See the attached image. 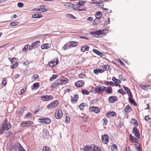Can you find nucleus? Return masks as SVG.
I'll return each instance as SVG.
<instances>
[{"label":"nucleus","instance_id":"obj_1","mask_svg":"<svg viewBox=\"0 0 151 151\" xmlns=\"http://www.w3.org/2000/svg\"><path fill=\"white\" fill-rule=\"evenodd\" d=\"M81 151H101V147L96 146L87 145L81 149Z\"/></svg>","mask_w":151,"mask_h":151},{"label":"nucleus","instance_id":"obj_2","mask_svg":"<svg viewBox=\"0 0 151 151\" xmlns=\"http://www.w3.org/2000/svg\"><path fill=\"white\" fill-rule=\"evenodd\" d=\"M11 151H26L20 144L13 146Z\"/></svg>","mask_w":151,"mask_h":151},{"label":"nucleus","instance_id":"obj_3","mask_svg":"<svg viewBox=\"0 0 151 151\" xmlns=\"http://www.w3.org/2000/svg\"><path fill=\"white\" fill-rule=\"evenodd\" d=\"M59 104L58 101L55 100L52 101L47 106V108L49 109H52L57 106Z\"/></svg>","mask_w":151,"mask_h":151},{"label":"nucleus","instance_id":"obj_4","mask_svg":"<svg viewBox=\"0 0 151 151\" xmlns=\"http://www.w3.org/2000/svg\"><path fill=\"white\" fill-rule=\"evenodd\" d=\"M2 126L4 129L8 131L10 129L11 127V124L9 122H8L7 119L5 118L4 121L3 122Z\"/></svg>","mask_w":151,"mask_h":151},{"label":"nucleus","instance_id":"obj_5","mask_svg":"<svg viewBox=\"0 0 151 151\" xmlns=\"http://www.w3.org/2000/svg\"><path fill=\"white\" fill-rule=\"evenodd\" d=\"M40 121V123L43 124H47L51 122L50 119L48 117L41 118L39 119Z\"/></svg>","mask_w":151,"mask_h":151},{"label":"nucleus","instance_id":"obj_6","mask_svg":"<svg viewBox=\"0 0 151 151\" xmlns=\"http://www.w3.org/2000/svg\"><path fill=\"white\" fill-rule=\"evenodd\" d=\"M33 124L32 121H22L20 124L21 127H29Z\"/></svg>","mask_w":151,"mask_h":151},{"label":"nucleus","instance_id":"obj_7","mask_svg":"<svg viewBox=\"0 0 151 151\" xmlns=\"http://www.w3.org/2000/svg\"><path fill=\"white\" fill-rule=\"evenodd\" d=\"M63 112L61 109H59L57 110L55 113V116L57 119L60 118L63 116Z\"/></svg>","mask_w":151,"mask_h":151},{"label":"nucleus","instance_id":"obj_8","mask_svg":"<svg viewBox=\"0 0 151 151\" xmlns=\"http://www.w3.org/2000/svg\"><path fill=\"white\" fill-rule=\"evenodd\" d=\"M101 140L104 144H107L109 142L108 136L106 134H104L102 136Z\"/></svg>","mask_w":151,"mask_h":151},{"label":"nucleus","instance_id":"obj_9","mask_svg":"<svg viewBox=\"0 0 151 151\" xmlns=\"http://www.w3.org/2000/svg\"><path fill=\"white\" fill-rule=\"evenodd\" d=\"M40 43V41H35L29 47V50H30L33 48H35L37 46L39 45Z\"/></svg>","mask_w":151,"mask_h":151},{"label":"nucleus","instance_id":"obj_10","mask_svg":"<svg viewBox=\"0 0 151 151\" xmlns=\"http://www.w3.org/2000/svg\"><path fill=\"white\" fill-rule=\"evenodd\" d=\"M58 81L59 85H63L68 83V80L67 78H63L59 79Z\"/></svg>","mask_w":151,"mask_h":151},{"label":"nucleus","instance_id":"obj_11","mask_svg":"<svg viewBox=\"0 0 151 151\" xmlns=\"http://www.w3.org/2000/svg\"><path fill=\"white\" fill-rule=\"evenodd\" d=\"M105 87L104 86H96L95 88V91L97 92L101 93V91L103 92L105 90Z\"/></svg>","mask_w":151,"mask_h":151},{"label":"nucleus","instance_id":"obj_12","mask_svg":"<svg viewBox=\"0 0 151 151\" xmlns=\"http://www.w3.org/2000/svg\"><path fill=\"white\" fill-rule=\"evenodd\" d=\"M110 103H113L118 100V98L116 96H110L108 99Z\"/></svg>","mask_w":151,"mask_h":151},{"label":"nucleus","instance_id":"obj_13","mask_svg":"<svg viewBox=\"0 0 151 151\" xmlns=\"http://www.w3.org/2000/svg\"><path fill=\"white\" fill-rule=\"evenodd\" d=\"M53 98L51 95L42 96H41V99L42 100L44 101H48L52 99Z\"/></svg>","mask_w":151,"mask_h":151},{"label":"nucleus","instance_id":"obj_14","mask_svg":"<svg viewBox=\"0 0 151 151\" xmlns=\"http://www.w3.org/2000/svg\"><path fill=\"white\" fill-rule=\"evenodd\" d=\"M78 42L76 41H72L67 43V45L69 48L71 47H74L77 46Z\"/></svg>","mask_w":151,"mask_h":151},{"label":"nucleus","instance_id":"obj_15","mask_svg":"<svg viewBox=\"0 0 151 151\" xmlns=\"http://www.w3.org/2000/svg\"><path fill=\"white\" fill-rule=\"evenodd\" d=\"M133 133L137 138H139V132L136 128H133Z\"/></svg>","mask_w":151,"mask_h":151},{"label":"nucleus","instance_id":"obj_16","mask_svg":"<svg viewBox=\"0 0 151 151\" xmlns=\"http://www.w3.org/2000/svg\"><path fill=\"white\" fill-rule=\"evenodd\" d=\"M90 110L93 111H94L96 113H99L100 111V109L97 107L93 106L92 107H90L89 108Z\"/></svg>","mask_w":151,"mask_h":151},{"label":"nucleus","instance_id":"obj_17","mask_svg":"<svg viewBox=\"0 0 151 151\" xmlns=\"http://www.w3.org/2000/svg\"><path fill=\"white\" fill-rule=\"evenodd\" d=\"M84 84V82L83 81H79L75 83L76 86L78 87H82Z\"/></svg>","mask_w":151,"mask_h":151},{"label":"nucleus","instance_id":"obj_18","mask_svg":"<svg viewBox=\"0 0 151 151\" xmlns=\"http://www.w3.org/2000/svg\"><path fill=\"white\" fill-rule=\"evenodd\" d=\"M78 95H74L73 97H71V101L72 103L76 102L78 99Z\"/></svg>","mask_w":151,"mask_h":151},{"label":"nucleus","instance_id":"obj_19","mask_svg":"<svg viewBox=\"0 0 151 151\" xmlns=\"http://www.w3.org/2000/svg\"><path fill=\"white\" fill-rule=\"evenodd\" d=\"M132 108L128 105L124 109V111L126 113H129L131 112Z\"/></svg>","mask_w":151,"mask_h":151},{"label":"nucleus","instance_id":"obj_20","mask_svg":"<svg viewBox=\"0 0 151 151\" xmlns=\"http://www.w3.org/2000/svg\"><path fill=\"white\" fill-rule=\"evenodd\" d=\"M51 47V45L49 44H44L41 46L42 49H47L50 48Z\"/></svg>","mask_w":151,"mask_h":151},{"label":"nucleus","instance_id":"obj_21","mask_svg":"<svg viewBox=\"0 0 151 151\" xmlns=\"http://www.w3.org/2000/svg\"><path fill=\"white\" fill-rule=\"evenodd\" d=\"M39 83H35L32 86L31 88L33 90L37 89L39 88Z\"/></svg>","mask_w":151,"mask_h":151},{"label":"nucleus","instance_id":"obj_22","mask_svg":"<svg viewBox=\"0 0 151 151\" xmlns=\"http://www.w3.org/2000/svg\"><path fill=\"white\" fill-rule=\"evenodd\" d=\"M93 51L94 53H96L97 55H99L101 57H102L104 55L103 54L100 52L98 50H96V49H93Z\"/></svg>","mask_w":151,"mask_h":151},{"label":"nucleus","instance_id":"obj_23","mask_svg":"<svg viewBox=\"0 0 151 151\" xmlns=\"http://www.w3.org/2000/svg\"><path fill=\"white\" fill-rule=\"evenodd\" d=\"M104 71V70L101 69L97 68L94 69L93 70L94 73L96 74H97L99 73H102Z\"/></svg>","mask_w":151,"mask_h":151},{"label":"nucleus","instance_id":"obj_24","mask_svg":"<svg viewBox=\"0 0 151 151\" xmlns=\"http://www.w3.org/2000/svg\"><path fill=\"white\" fill-rule=\"evenodd\" d=\"M65 6L68 7L70 8H73L74 9L75 8V6L73 4L71 3H66L64 4Z\"/></svg>","mask_w":151,"mask_h":151},{"label":"nucleus","instance_id":"obj_25","mask_svg":"<svg viewBox=\"0 0 151 151\" xmlns=\"http://www.w3.org/2000/svg\"><path fill=\"white\" fill-rule=\"evenodd\" d=\"M129 138L131 139V141L132 142L136 143L138 141V140L134 137L131 136V134L129 136Z\"/></svg>","mask_w":151,"mask_h":151},{"label":"nucleus","instance_id":"obj_26","mask_svg":"<svg viewBox=\"0 0 151 151\" xmlns=\"http://www.w3.org/2000/svg\"><path fill=\"white\" fill-rule=\"evenodd\" d=\"M9 60L11 62L12 64H15L16 63H17V60L15 58H9Z\"/></svg>","mask_w":151,"mask_h":151},{"label":"nucleus","instance_id":"obj_27","mask_svg":"<svg viewBox=\"0 0 151 151\" xmlns=\"http://www.w3.org/2000/svg\"><path fill=\"white\" fill-rule=\"evenodd\" d=\"M100 23V21L99 19L96 18L94 20L93 22V25H95L98 24Z\"/></svg>","mask_w":151,"mask_h":151},{"label":"nucleus","instance_id":"obj_28","mask_svg":"<svg viewBox=\"0 0 151 151\" xmlns=\"http://www.w3.org/2000/svg\"><path fill=\"white\" fill-rule=\"evenodd\" d=\"M106 92L108 93H111L112 92V88L111 87L106 88Z\"/></svg>","mask_w":151,"mask_h":151},{"label":"nucleus","instance_id":"obj_29","mask_svg":"<svg viewBox=\"0 0 151 151\" xmlns=\"http://www.w3.org/2000/svg\"><path fill=\"white\" fill-rule=\"evenodd\" d=\"M117 148V147L115 144H113L111 146V149L112 151H116Z\"/></svg>","mask_w":151,"mask_h":151},{"label":"nucleus","instance_id":"obj_30","mask_svg":"<svg viewBox=\"0 0 151 151\" xmlns=\"http://www.w3.org/2000/svg\"><path fill=\"white\" fill-rule=\"evenodd\" d=\"M102 16V14L101 12H97L95 15L96 18L98 19H99Z\"/></svg>","mask_w":151,"mask_h":151},{"label":"nucleus","instance_id":"obj_31","mask_svg":"<svg viewBox=\"0 0 151 151\" xmlns=\"http://www.w3.org/2000/svg\"><path fill=\"white\" fill-rule=\"evenodd\" d=\"M42 15L41 14H34L32 15V18H39L42 17Z\"/></svg>","mask_w":151,"mask_h":151},{"label":"nucleus","instance_id":"obj_32","mask_svg":"<svg viewBox=\"0 0 151 151\" xmlns=\"http://www.w3.org/2000/svg\"><path fill=\"white\" fill-rule=\"evenodd\" d=\"M107 115L108 116L110 115L111 116H116V112L114 111H112L111 112L109 111L107 113Z\"/></svg>","mask_w":151,"mask_h":151},{"label":"nucleus","instance_id":"obj_33","mask_svg":"<svg viewBox=\"0 0 151 151\" xmlns=\"http://www.w3.org/2000/svg\"><path fill=\"white\" fill-rule=\"evenodd\" d=\"M7 83V80L5 78L3 79V81L2 82V87H4L5 86Z\"/></svg>","mask_w":151,"mask_h":151},{"label":"nucleus","instance_id":"obj_34","mask_svg":"<svg viewBox=\"0 0 151 151\" xmlns=\"http://www.w3.org/2000/svg\"><path fill=\"white\" fill-rule=\"evenodd\" d=\"M30 46L29 45H26L24 46V47L22 49V52L26 51L28 49Z\"/></svg>","mask_w":151,"mask_h":151},{"label":"nucleus","instance_id":"obj_35","mask_svg":"<svg viewBox=\"0 0 151 151\" xmlns=\"http://www.w3.org/2000/svg\"><path fill=\"white\" fill-rule=\"evenodd\" d=\"M112 80L115 82L117 83H121V81L119 80L116 79L115 77H113Z\"/></svg>","mask_w":151,"mask_h":151},{"label":"nucleus","instance_id":"obj_36","mask_svg":"<svg viewBox=\"0 0 151 151\" xmlns=\"http://www.w3.org/2000/svg\"><path fill=\"white\" fill-rule=\"evenodd\" d=\"M102 68L106 70H108L110 67L108 65H104L102 66Z\"/></svg>","mask_w":151,"mask_h":151},{"label":"nucleus","instance_id":"obj_37","mask_svg":"<svg viewBox=\"0 0 151 151\" xmlns=\"http://www.w3.org/2000/svg\"><path fill=\"white\" fill-rule=\"evenodd\" d=\"M140 87L143 89H144L145 90L146 89H147L148 87H149L150 86H145L142 84H140Z\"/></svg>","mask_w":151,"mask_h":151},{"label":"nucleus","instance_id":"obj_38","mask_svg":"<svg viewBox=\"0 0 151 151\" xmlns=\"http://www.w3.org/2000/svg\"><path fill=\"white\" fill-rule=\"evenodd\" d=\"M55 60L51 61L50 63H49V64L50 66L52 67L54 66L55 65Z\"/></svg>","mask_w":151,"mask_h":151},{"label":"nucleus","instance_id":"obj_39","mask_svg":"<svg viewBox=\"0 0 151 151\" xmlns=\"http://www.w3.org/2000/svg\"><path fill=\"white\" fill-rule=\"evenodd\" d=\"M129 100L131 103L135 106L137 105V104L135 102L134 100L131 98L129 97Z\"/></svg>","mask_w":151,"mask_h":151},{"label":"nucleus","instance_id":"obj_40","mask_svg":"<svg viewBox=\"0 0 151 151\" xmlns=\"http://www.w3.org/2000/svg\"><path fill=\"white\" fill-rule=\"evenodd\" d=\"M59 85V84L58 82H55L51 86V88L52 89L54 88L56 86H57Z\"/></svg>","mask_w":151,"mask_h":151},{"label":"nucleus","instance_id":"obj_41","mask_svg":"<svg viewBox=\"0 0 151 151\" xmlns=\"http://www.w3.org/2000/svg\"><path fill=\"white\" fill-rule=\"evenodd\" d=\"M57 77L58 76L57 75H53L50 79V81H53L54 79H56Z\"/></svg>","mask_w":151,"mask_h":151},{"label":"nucleus","instance_id":"obj_42","mask_svg":"<svg viewBox=\"0 0 151 151\" xmlns=\"http://www.w3.org/2000/svg\"><path fill=\"white\" fill-rule=\"evenodd\" d=\"M5 130L2 126L0 127V134H2L5 132Z\"/></svg>","mask_w":151,"mask_h":151},{"label":"nucleus","instance_id":"obj_43","mask_svg":"<svg viewBox=\"0 0 151 151\" xmlns=\"http://www.w3.org/2000/svg\"><path fill=\"white\" fill-rule=\"evenodd\" d=\"M42 151H51L50 148L48 147H46L43 148Z\"/></svg>","mask_w":151,"mask_h":151},{"label":"nucleus","instance_id":"obj_44","mask_svg":"<svg viewBox=\"0 0 151 151\" xmlns=\"http://www.w3.org/2000/svg\"><path fill=\"white\" fill-rule=\"evenodd\" d=\"M67 17L70 19H73L75 18V17L70 14H68L67 15Z\"/></svg>","mask_w":151,"mask_h":151},{"label":"nucleus","instance_id":"obj_45","mask_svg":"<svg viewBox=\"0 0 151 151\" xmlns=\"http://www.w3.org/2000/svg\"><path fill=\"white\" fill-rule=\"evenodd\" d=\"M90 34L92 35H99V33L98 31L96 32H90Z\"/></svg>","mask_w":151,"mask_h":151},{"label":"nucleus","instance_id":"obj_46","mask_svg":"<svg viewBox=\"0 0 151 151\" xmlns=\"http://www.w3.org/2000/svg\"><path fill=\"white\" fill-rule=\"evenodd\" d=\"M123 87L125 90V91L127 92V93L128 94H129V93H130V91L127 87L124 86H123Z\"/></svg>","mask_w":151,"mask_h":151},{"label":"nucleus","instance_id":"obj_47","mask_svg":"<svg viewBox=\"0 0 151 151\" xmlns=\"http://www.w3.org/2000/svg\"><path fill=\"white\" fill-rule=\"evenodd\" d=\"M95 3L96 4V5L99 6H102L104 5V3L102 2L96 1Z\"/></svg>","mask_w":151,"mask_h":151},{"label":"nucleus","instance_id":"obj_48","mask_svg":"<svg viewBox=\"0 0 151 151\" xmlns=\"http://www.w3.org/2000/svg\"><path fill=\"white\" fill-rule=\"evenodd\" d=\"M69 48L67 45V43H66L62 48V49L64 50H65Z\"/></svg>","mask_w":151,"mask_h":151},{"label":"nucleus","instance_id":"obj_49","mask_svg":"<svg viewBox=\"0 0 151 151\" xmlns=\"http://www.w3.org/2000/svg\"><path fill=\"white\" fill-rule=\"evenodd\" d=\"M117 92L120 93H121L123 95L124 94L126 93L122 89H119L118 91Z\"/></svg>","mask_w":151,"mask_h":151},{"label":"nucleus","instance_id":"obj_50","mask_svg":"<svg viewBox=\"0 0 151 151\" xmlns=\"http://www.w3.org/2000/svg\"><path fill=\"white\" fill-rule=\"evenodd\" d=\"M85 106L83 105V104H81L79 106V108L81 110H83L84 109Z\"/></svg>","mask_w":151,"mask_h":151},{"label":"nucleus","instance_id":"obj_51","mask_svg":"<svg viewBox=\"0 0 151 151\" xmlns=\"http://www.w3.org/2000/svg\"><path fill=\"white\" fill-rule=\"evenodd\" d=\"M70 121V118L68 116H67L66 117L65 122L66 123H69Z\"/></svg>","mask_w":151,"mask_h":151},{"label":"nucleus","instance_id":"obj_52","mask_svg":"<svg viewBox=\"0 0 151 151\" xmlns=\"http://www.w3.org/2000/svg\"><path fill=\"white\" fill-rule=\"evenodd\" d=\"M74 9L75 10H76V11H86V9H77V8H75V7L74 8Z\"/></svg>","mask_w":151,"mask_h":151},{"label":"nucleus","instance_id":"obj_53","mask_svg":"<svg viewBox=\"0 0 151 151\" xmlns=\"http://www.w3.org/2000/svg\"><path fill=\"white\" fill-rule=\"evenodd\" d=\"M82 93L84 94H89V92L86 90H83L82 91Z\"/></svg>","mask_w":151,"mask_h":151},{"label":"nucleus","instance_id":"obj_54","mask_svg":"<svg viewBox=\"0 0 151 151\" xmlns=\"http://www.w3.org/2000/svg\"><path fill=\"white\" fill-rule=\"evenodd\" d=\"M85 2L86 1H79L78 3L82 6L84 5Z\"/></svg>","mask_w":151,"mask_h":151},{"label":"nucleus","instance_id":"obj_55","mask_svg":"<svg viewBox=\"0 0 151 151\" xmlns=\"http://www.w3.org/2000/svg\"><path fill=\"white\" fill-rule=\"evenodd\" d=\"M140 145L138 144L137 146V150H138V151H142L141 150V148L140 147Z\"/></svg>","mask_w":151,"mask_h":151},{"label":"nucleus","instance_id":"obj_56","mask_svg":"<svg viewBox=\"0 0 151 151\" xmlns=\"http://www.w3.org/2000/svg\"><path fill=\"white\" fill-rule=\"evenodd\" d=\"M85 76V75L83 73H80L78 75L79 77L81 78H83Z\"/></svg>","mask_w":151,"mask_h":151},{"label":"nucleus","instance_id":"obj_57","mask_svg":"<svg viewBox=\"0 0 151 151\" xmlns=\"http://www.w3.org/2000/svg\"><path fill=\"white\" fill-rule=\"evenodd\" d=\"M26 91V88H24L22 89H21L20 91V95L23 94Z\"/></svg>","mask_w":151,"mask_h":151},{"label":"nucleus","instance_id":"obj_58","mask_svg":"<svg viewBox=\"0 0 151 151\" xmlns=\"http://www.w3.org/2000/svg\"><path fill=\"white\" fill-rule=\"evenodd\" d=\"M18 65V63H16L15 64H12V66H11V69H12L15 68Z\"/></svg>","mask_w":151,"mask_h":151},{"label":"nucleus","instance_id":"obj_59","mask_svg":"<svg viewBox=\"0 0 151 151\" xmlns=\"http://www.w3.org/2000/svg\"><path fill=\"white\" fill-rule=\"evenodd\" d=\"M17 22H12L10 23V25L12 26H14L17 25Z\"/></svg>","mask_w":151,"mask_h":151},{"label":"nucleus","instance_id":"obj_60","mask_svg":"<svg viewBox=\"0 0 151 151\" xmlns=\"http://www.w3.org/2000/svg\"><path fill=\"white\" fill-rule=\"evenodd\" d=\"M24 5V4L21 2H19L18 3L17 6L19 7H22Z\"/></svg>","mask_w":151,"mask_h":151},{"label":"nucleus","instance_id":"obj_61","mask_svg":"<svg viewBox=\"0 0 151 151\" xmlns=\"http://www.w3.org/2000/svg\"><path fill=\"white\" fill-rule=\"evenodd\" d=\"M99 35L100 34H104V30H101L98 31Z\"/></svg>","mask_w":151,"mask_h":151},{"label":"nucleus","instance_id":"obj_62","mask_svg":"<svg viewBox=\"0 0 151 151\" xmlns=\"http://www.w3.org/2000/svg\"><path fill=\"white\" fill-rule=\"evenodd\" d=\"M144 119L145 121H148L150 120V118L148 116H145Z\"/></svg>","mask_w":151,"mask_h":151},{"label":"nucleus","instance_id":"obj_63","mask_svg":"<svg viewBox=\"0 0 151 151\" xmlns=\"http://www.w3.org/2000/svg\"><path fill=\"white\" fill-rule=\"evenodd\" d=\"M107 84H109L111 86H113L114 85V83L112 82H109L107 81L106 82Z\"/></svg>","mask_w":151,"mask_h":151},{"label":"nucleus","instance_id":"obj_64","mask_svg":"<svg viewBox=\"0 0 151 151\" xmlns=\"http://www.w3.org/2000/svg\"><path fill=\"white\" fill-rule=\"evenodd\" d=\"M23 63L25 65H27L29 64L30 62L29 61H26L24 62Z\"/></svg>","mask_w":151,"mask_h":151}]
</instances>
